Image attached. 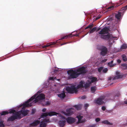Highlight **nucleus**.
I'll return each mask as SVG.
<instances>
[{
    "instance_id": "obj_17",
    "label": "nucleus",
    "mask_w": 127,
    "mask_h": 127,
    "mask_svg": "<svg viewBox=\"0 0 127 127\" xmlns=\"http://www.w3.org/2000/svg\"><path fill=\"white\" fill-rule=\"evenodd\" d=\"M121 13L120 12H119L117 13L116 14H115V17L117 19L119 20L120 19L121 17Z\"/></svg>"
},
{
    "instance_id": "obj_13",
    "label": "nucleus",
    "mask_w": 127,
    "mask_h": 127,
    "mask_svg": "<svg viewBox=\"0 0 127 127\" xmlns=\"http://www.w3.org/2000/svg\"><path fill=\"white\" fill-rule=\"evenodd\" d=\"M77 117L78 119V123H83L85 121V119H82L83 116L81 115L77 116Z\"/></svg>"
},
{
    "instance_id": "obj_1",
    "label": "nucleus",
    "mask_w": 127,
    "mask_h": 127,
    "mask_svg": "<svg viewBox=\"0 0 127 127\" xmlns=\"http://www.w3.org/2000/svg\"><path fill=\"white\" fill-rule=\"evenodd\" d=\"M96 78L91 76L87 78L86 82L84 81H81L76 88L75 85H69L66 86V90L69 93H76L77 92L78 89L83 87L85 88H87L90 86L91 83L96 82Z\"/></svg>"
},
{
    "instance_id": "obj_35",
    "label": "nucleus",
    "mask_w": 127,
    "mask_h": 127,
    "mask_svg": "<svg viewBox=\"0 0 127 127\" xmlns=\"http://www.w3.org/2000/svg\"><path fill=\"white\" fill-rule=\"evenodd\" d=\"M89 105L87 103L85 104V108L86 109L87 107H89Z\"/></svg>"
},
{
    "instance_id": "obj_2",
    "label": "nucleus",
    "mask_w": 127,
    "mask_h": 127,
    "mask_svg": "<svg viewBox=\"0 0 127 127\" xmlns=\"http://www.w3.org/2000/svg\"><path fill=\"white\" fill-rule=\"evenodd\" d=\"M38 92H37L36 94L34 95L31 98L29 99L28 101L18 106V108L21 107L22 108H23L26 107L31 106L32 105V101L34 99L35 100L33 101V103H36L38 102L39 103H41L44 101L45 98V96L43 94H38Z\"/></svg>"
},
{
    "instance_id": "obj_33",
    "label": "nucleus",
    "mask_w": 127,
    "mask_h": 127,
    "mask_svg": "<svg viewBox=\"0 0 127 127\" xmlns=\"http://www.w3.org/2000/svg\"><path fill=\"white\" fill-rule=\"evenodd\" d=\"M114 6H111L109 7H108L107 9H112L114 8Z\"/></svg>"
},
{
    "instance_id": "obj_34",
    "label": "nucleus",
    "mask_w": 127,
    "mask_h": 127,
    "mask_svg": "<svg viewBox=\"0 0 127 127\" xmlns=\"http://www.w3.org/2000/svg\"><path fill=\"white\" fill-rule=\"evenodd\" d=\"M68 36V35H66L65 36H64L62 38H61V39H64V38H66Z\"/></svg>"
},
{
    "instance_id": "obj_10",
    "label": "nucleus",
    "mask_w": 127,
    "mask_h": 127,
    "mask_svg": "<svg viewBox=\"0 0 127 127\" xmlns=\"http://www.w3.org/2000/svg\"><path fill=\"white\" fill-rule=\"evenodd\" d=\"M13 115L9 117L8 119V121H13L16 119V111L15 110V112L13 113H12Z\"/></svg>"
},
{
    "instance_id": "obj_28",
    "label": "nucleus",
    "mask_w": 127,
    "mask_h": 127,
    "mask_svg": "<svg viewBox=\"0 0 127 127\" xmlns=\"http://www.w3.org/2000/svg\"><path fill=\"white\" fill-rule=\"evenodd\" d=\"M93 26V24H91L89 25L88 27H86L85 29H88V28H89L90 29H91V28H92Z\"/></svg>"
},
{
    "instance_id": "obj_39",
    "label": "nucleus",
    "mask_w": 127,
    "mask_h": 127,
    "mask_svg": "<svg viewBox=\"0 0 127 127\" xmlns=\"http://www.w3.org/2000/svg\"><path fill=\"white\" fill-rule=\"evenodd\" d=\"M55 43L54 42H51V43H49V44H50V45H52L54 44Z\"/></svg>"
},
{
    "instance_id": "obj_11",
    "label": "nucleus",
    "mask_w": 127,
    "mask_h": 127,
    "mask_svg": "<svg viewBox=\"0 0 127 127\" xmlns=\"http://www.w3.org/2000/svg\"><path fill=\"white\" fill-rule=\"evenodd\" d=\"M67 122L69 124L72 123L75 121V119L74 118L71 117H69L66 119Z\"/></svg>"
},
{
    "instance_id": "obj_7",
    "label": "nucleus",
    "mask_w": 127,
    "mask_h": 127,
    "mask_svg": "<svg viewBox=\"0 0 127 127\" xmlns=\"http://www.w3.org/2000/svg\"><path fill=\"white\" fill-rule=\"evenodd\" d=\"M105 97L104 96H101L99 98L95 100H94V102L96 104L101 105L104 102V99Z\"/></svg>"
},
{
    "instance_id": "obj_25",
    "label": "nucleus",
    "mask_w": 127,
    "mask_h": 127,
    "mask_svg": "<svg viewBox=\"0 0 127 127\" xmlns=\"http://www.w3.org/2000/svg\"><path fill=\"white\" fill-rule=\"evenodd\" d=\"M122 57L123 60L124 61H126L127 60V58L126 56L124 55L122 56Z\"/></svg>"
},
{
    "instance_id": "obj_44",
    "label": "nucleus",
    "mask_w": 127,
    "mask_h": 127,
    "mask_svg": "<svg viewBox=\"0 0 127 127\" xmlns=\"http://www.w3.org/2000/svg\"><path fill=\"white\" fill-rule=\"evenodd\" d=\"M100 28H98V29L97 30H96V32H97V31H98L99 30H100Z\"/></svg>"
},
{
    "instance_id": "obj_51",
    "label": "nucleus",
    "mask_w": 127,
    "mask_h": 127,
    "mask_svg": "<svg viewBox=\"0 0 127 127\" xmlns=\"http://www.w3.org/2000/svg\"><path fill=\"white\" fill-rule=\"evenodd\" d=\"M125 7V8H127V6H126Z\"/></svg>"
},
{
    "instance_id": "obj_6",
    "label": "nucleus",
    "mask_w": 127,
    "mask_h": 127,
    "mask_svg": "<svg viewBox=\"0 0 127 127\" xmlns=\"http://www.w3.org/2000/svg\"><path fill=\"white\" fill-rule=\"evenodd\" d=\"M74 111L73 108H71L67 109L66 112L62 111L61 113L64 115L68 116L72 114Z\"/></svg>"
},
{
    "instance_id": "obj_36",
    "label": "nucleus",
    "mask_w": 127,
    "mask_h": 127,
    "mask_svg": "<svg viewBox=\"0 0 127 127\" xmlns=\"http://www.w3.org/2000/svg\"><path fill=\"white\" fill-rule=\"evenodd\" d=\"M100 119L99 118H98L95 119V121L96 122H98L100 121Z\"/></svg>"
},
{
    "instance_id": "obj_50",
    "label": "nucleus",
    "mask_w": 127,
    "mask_h": 127,
    "mask_svg": "<svg viewBox=\"0 0 127 127\" xmlns=\"http://www.w3.org/2000/svg\"><path fill=\"white\" fill-rule=\"evenodd\" d=\"M42 47H43V48H44V47H46V46H43Z\"/></svg>"
},
{
    "instance_id": "obj_23",
    "label": "nucleus",
    "mask_w": 127,
    "mask_h": 127,
    "mask_svg": "<svg viewBox=\"0 0 127 127\" xmlns=\"http://www.w3.org/2000/svg\"><path fill=\"white\" fill-rule=\"evenodd\" d=\"M81 105H76L74 106L75 108L77 110H79L81 108Z\"/></svg>"
},
{
    "instance_id": "obj_18",
    "label": "nucleus",
    "mask_w": 127,
    "mask_h": 127,
    "mask_svg": "<svg viewBox=\"0 0 127 127\" xmlns=\"http://www.w3.org/2000/svg\"><path fill=\"white\" fill-rule=\"evenodd\" d=\"M101 123L104 124L111 125H112V123L109 122L108 120H105L102 121Z\"/></svg>"
},
{
    "instance_id": "obj_19",
    "label": "nucleus",
    "mask_w": 127,
    "mask_h": 127,
    "mask_svg": "<svg viewBox=\"0 0 127 127\" xmlns=\"http://www.w3.org/2000/svg\"><path fill=\"white\" fill-rule=\"evenodd\" d=\"M110 35L109 34H108L106 35H103L101 37L105 39H108L110 37Z\"/></svg>"
},
{
    "instance_id": "obj_45",
    "label": "nucleus",
    "mask_w": 127,
    "mask_h": 127,
    "mask_svg": "<svg viewBox=\"0 0 127 127\" xmlns=\"http://www.w3.org/2000/svg\"><path fill=\"white\" fill-rule=\"evenodd\" d=\"M120 95V93H118V95H117V96H119V95Z\"/></svg>"
},
{
    "instance_id": "obj_32",
    "label": "nucleus",
    "mask_w": 127,
    "mask_h": 127,
    "mask_svg": "<svg viewBox=\"0 0 127 127\" xmlns=\"http://www.w3.org/2000/svg\"><path fill=\"white\" fill-rule=\"evenodd\" d=\"M108 71V69L107 68L104 69L103 70V72L104 73H106Z\"/></svg>"
},
{
    "instance_id": "obj_29",
    "label": "nucleus",
    "mask_w": 127,
    "mask_h": 127,
    "mask_svg": "<svg viewBox=\"0 0 127 127\" xmlns=\"http://www.w3.org/2000/svg\"><path fill=\"white\" fill-rule=\"evenodd\" d=\"M127 46L125 44H123L122 46V48L123 49H124L126 48Z\"/></svg>"
},
{
    "instance_id": "obj_21",
    "label": "nucleus",
    "mask_w": 127,
    "mask_h": 127,
    "mask_svg": "<svg viewBox=\"0 0 127 127\" xmlns=\"http://www.w3.org/2000/svg\"><path fill=\"white\" fill-rule=\"evenodd\" d=\"M121 77V76L119 74V73L118 72H116V75L113 78V79H116L120 78Z\"/></svg>"
},
{
    "instance_id": "obj_52",
    "label": "nucleus",
    "mask_w": 127,
    "mask_h": 127,
    "mask_svg": "<svg viewBox=\"0 0 127 127\" xmlns=\"http://www.w3.org/2000/svg\"><path fill=\"white\" fill-rule=\"evenodd\" d=\"M84 97H82V99H84Z\"/></svg>"
},
{
    "instance_id": "obj_5",
    "label": "nucleus",
    "mask_w": 127,
    "mask_h": 127,
    "mask_svg": "<svg viewBox=\"0 0 127 127\" xmlns=\"http://www.w3.org/2000/svg\"><path fill=\"white\" fill-rule=\"evenodd\" d=\"M29 112V110H22L21 111L16 112V119H20L23 117V116L27 115Z\"/></svg>"
},
{
    "instance_id": "obj_9",
    "label": "nucleus",
    "mask_w": 127,
    "mask_h": 127,
    "mask_svg": "<svg viewBox=\"0 0 127 127\" xmlns=\"http://www.w3.org/2000/svg\"><path fill=\"white\" fill-rule=\"evenodd\" d=\"M109 29L106 27H105L102 29L101 31L99 32V33L101 34H104L108 33Z\"/></svg>"
},
{
    "instance_id": "obj_14",
    "label": "nucleus",
    "mask_w": 127,
    "mask_h": 127,
    "mask_svg": "<svg viewBox=\"0 0 127 127\" xmlns=\"http://www.w3.org/2000/svg\"><path fill=\"white\" fill-rule=\"evenodd\" d=\"M66 121L65 120H60L59 123L60 127H63L65 125Z\"/></svg>"
},
{
    "instance_id": "obj_48",
    "label": "nucleus",
    "mask_w": 127,
    "mask_h": 127,
    "mask_svg": "<svg viewBox=\"0 0 127 127\" xmlns=\"http://www.w3.org/2000/svg\"><path fill=\"white\" fill-rule=\"evenodd\" d=\"M65 44V43H63V44H61V45H64V44Z\"/></svg>"
},
{
    "instance_id": "obj_16",
    "label": "nucleus",
    "mask_w": 127,
    "mask_h": 127,
    "mask_svg": "<svg viewBox=\"0 0 127 127\" xmlns=\"http://www.w3.org/2000/svg\"><path fill=\"white\" fill-rule=\"evenodd\" d=\"M58 96L61 98H63L65 96V93L63 92L62 93L58 94Z\"/></svg>"
},
{
    "instance_id": "obj_38",
    "label": "nucleus",
    "mask_w": 127,
    "mask_h": 127,
    "mask_svg": "<svg viewBox=\"0 0 127 127\" xmlns=\"http://www.w3.org/2000/svg\"><path fill=\"white\" fill-rule=\"evenodd\" d=\"M100 17V16H98L95 19V20H96L98 19H99Z\"/></svg>"
},
{
    "instance_id": "obj_41",
    "label": "nucleus",
    "mask_w": 127,
    "mask_h": 127,
    "mask_svg": "<svg viewBox=\"0 0 127 127\" xmlns=\"http://www.w3.org/2000/svg\"><path fill=\"white\" fill-rule=\"evenodd\" d=\"M46 109L45 108H44L42 110V111L43 112H45L46 111Z\"/></svg>"
},
{
    "instance_id": "obj_30",
    "label": "nucleus",
    "mask_w": 127,
    "mask_h": 127,
    "mask_svg": "<svg viewBox=\"0 0 127 127\" xmlns=\"http://www.w3.org/2000/svg\"><path fill=\"white\" fill-rule=\"evenodd\" d=\"M103 67H99L98 69V71L99 72H100L103 69Z\"/></svg>"
},
{
    "instance_id": "obj_20",
    "label": "nucleus",
    "mask_w": 127,
    "mask_h": 127,
    "mask_svg": "<svg viewBox=\"0 0 127 127\" xmlns=\"http://www.w3.org/2000/svg\"><path fill=\"white\" fill-rule=\"evenodd\" d=\"M113 61H112L110 62H109L108 63V65L110 67H113L116 65L115 64H113Z\"/></svg>"
},
{
    "instance_id": "obj_8",
    "label": "nucleus",
    "mask_w": 127,
    "mask_h": 127,
    "mask_svg": "<svg viewBox=\"0 0 127 127\" xmlns=\"http://www.w3.org/2000/svg\"><path fill=\"white\" fill-rule=\"evenodd\" d=\"M15 112V110L13 109H10L8 111H3L0 113V114L1 115H5L8 113L11 114Z\"/></svg>"
},
{
    "instance_id": "obj_26",
    "label": "nucleus",
    "mask_w": 127,
    "mask_h": 127,
    "mask_svg": "<svg viewBox=\"0 0 127 127\" xmlns=\"http://www.w3.org/2000/svg\"><path fill=\"white\" fill-rule=\"evenodd\" d=\"M42 104L43 105H48L50 104V102L49 101H47L46 102V103L45 104H43V103H42Z\"/></svg>"
},
{
    "instance_id": "obj_37",
    "label": "nucleus",
    "mask_w": 127,
    "mask_h": 127,
    "mask_svg": "<svg viewBox=\"0 0 127 127\" xmlns=\"http://www.w3.org/2000/svg\"><path fill=\"white\" fill-rule=\"evenodd\" d=\"M106 107L104 106H102V109L103 110H105V109H106Z\"/></svg>"
},
{
    "instance_id": "obj_27",
    "label": "nucleus",
    "mask_w": 127,
    "mask_h": 127,
    "mask_svg": "<svg viewBox=\"0 0 127 127\" xmlns=\"http://www.w3.org/2000/svg\"><path fill=\"white\" fill-rule=\"evenodd\" d=\"M4 125L3 124V122L0 121V127H4Z\"/></svg>"
},
{
    "instance_id": "obj_12",
    "label": "nucleus",
    "mask_w": 127,
    "mask_h": 127,
    "mask_svg": "<svg viewBox=\"0 0 127 127\" xmlns=\"http://www.w3.org/2000/svg\"><path fill=\"white\" fill-rule=\"evenodd\" d=\"M40 123V121L38 120H34L32 123L30 124L31 127L36 126L38 125Z\"/></svg>"
},
{
    "instance_id": "obj_40",
    "label": "nucleus",
    "mask_w": 127,
    "mask_h": 127,
    "mask_svg": "<svg viewBox=\"0 0 127 127\" xmlns=\"http://www.w3.org/2000/svg\"><path fill=\"white\" fill-rule=\"evenodd\" d=\"M117 62L118 63H121V61L119 59V60H117Z\"/></svg>"
},
{
    "instance_id": "obj_43",
    "label": "nucleus",
    "mask_w": 127,
    "mask_h": 127,
    "mask_svg": "<svg viewBox=\"0 0 127 127\" xmlns=\"http://www.w3.org/2000/svg\"><path fill=\"white\" fill-rule=\"evenodd\" d=\"M45 46H46V47H47L49 46H50V44H49V45H46Z\"/></svg>"
},
{
    "instance_id": "obj_46",
    "label": "nucleus",
    "mask_w": 127,
    "mask_h": 127,
    "mask_svg": "<svg viewBox=\"0 0 127 127\" xmlns=\"http://www.w3.org/2000/svg\"><path fill=\"white\" fill-rule=\"evenodd\" d=\"M127 65L126 64H123V66H126V65Z\"/></svg>"
},
{
    "instance_id": "obj_4",
    "label": "nucleus",
    "mask_w": 127,
    "mask_h": 127,
    "mask_svg": "<svg viewBox=\"0 0 127 127\" xmlns=\"http://www.w3.org/2000/svg\"><path fill=\"white\" fill-rule=\"evenodd\" d=\"M67 72L70 78H74L77 77L81 74L86 73V70L85 67H83L74 70L72 69L69 70Z\"/></svg>"
},
{
    "instance_id": "obj_42",
    "label": "nucleus",
    "mask_w": 127,
    "mask_h": 127,
    "mask_svg": "<svg viewBox=\"0 0 127 127\" xmlns=\"http://www.w3.org/2000/svg\"><path fill=\"white\" fill-rule=\"evenodd\" d=\"M124 103L126 104L127 105V100H126V101H124Z\"/></svg>"
},
{
    "instance_id": "obj_47",
    "label": "nucleus",
    "mask_w": 127,
    "mask_h": 127,
    "mask_svg": "<svg viewBox=\"0 0 127 127\" xmlns=\"http://www.w3.org/2000/svg\"><path fill=\"white\" fill-rule=\"evenodd\" d=\"M106 61V59L104 60V62H105Z\"/></svg>"
},
{
    "instance_id": "obj_53",
    "label": "nucleus",
    "mask_w": 127,
    "mask_h": 127,
    "mask_svg": "<svg viewBox=\"0 0 127 127\" xmlns=\"http://www.w3.org/2000/svg\"><path fill=\"white\" fill-rule=\"evenodd\" d=\"M59 79H58V80H59Z\"/></svg>"
},
{
    "instance_id": "obj_3",
    "label": "nucleus",
    "mask_w": 127,
    "mask_h": 127,
    "mask_svg": "<svg viewBox=\"0 0 127 127\" xmlns=\"http://www.w3.org/2000/svg\"><path fill=\"white\" fill-rule=\"evenodd\" d=\"M59 116L62 119H64L65 118L62 116L60 115V114L56 113L54 112H51L49 113L46 112L42 114L40 117L38 119H41V121L40 126V127H45L46 125V124L47 122L49 121L48 119L46 118V117L48 116H51L54 115Z\"/></svg>"
},
{
    "instance_id": "obj_49",
    "label": "nucleus",
    "mask_w": 127,
    "mask_h": 127,
    "mask_svg": "<svg viewBox=\"0 0 127 127\" xmlns=\"http://www.w3.org/2000/svg\"><path fill=\"white\" fill-rule=\"evenodd\" d=\"M42 47H43V48H44V47H46V46H43Z\"/></svg>"
},
{
    "instance_id": "obj_24",
    "label": "nucleus",
    "mask_w": 127,
    "mask_h": 127,
    "mask_svg": "<svg viewBox=\"0 0 127 127\" xmlns=\"http://www.w3.org/2000/svg\"><path fill=\"white\" fill-rule=\"evenodd\" d=\"M96 90V88L95 87H92L91 88V92L92 93L95 92Z\"/></svg>"
},
{
    "instance_id": "obj_22",
    "label": "nucleus",
    "mask_w": 127,
    "mask_h": 127,
    "mask_svg": "<svg viewBox=\"0 0 127 127\" xmlns=\"http://www.w3.org/2000/svg\"><path fill=\"white\" fill-rule=\"evenodd\" d=\"M97 28L96 27H94L92 29H91L90 31H89V32L90 33H93L94 31H95L96 30Z\"/></svg>"
},
{
    "instance_id": "obj_15",
    "label": "nucleus",
    "mask_w": 127,
    "mask_h": 127,
    "mask_svg": "<svg viewBox=\"0 0 127 127\" xmlns=\"http://www.w3.org/2000/svg\"><path fill=\"white\" fill-rule=\"evenodd\" d=\"M107 52V50L106 48V47H104L102 50L101 54L102 56H103L106 54Z\"/></svg>"
},
{
    "instance_id": "obj_31",
    "label": "nucleus",
    "mask_w": 127,
    "mask_h": 127,
    "mask_svg": "<svg viewBox=\"0 0 127 127\" xmlns=\"http://www.w3.org/2000/svg\"><path fill=\"white\" fill-rule=\"evenodd\" d=\"M49 79L50 80H57L56 77L54 78L53 77H50L49 78Z\"/></svg>"
}]
</instances>
